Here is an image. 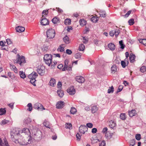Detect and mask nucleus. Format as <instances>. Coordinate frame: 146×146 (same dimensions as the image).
<instances>
[{"label": "nucleus", "instance_id": "28", "mask_svg": "<svg viewBox=\"0 0 146 146\" xmlns=\"http://www.w3.org/2000/svg\"><path fill=\"white\" fill-rule=\"evenodd\" d=\"M0 146H9L7 142L5 141L4 143H2V140L0 138Z\"/></svg>", "mask_w": 146, "mask_h": 146}, {"label": "nucleus", "instance_id": "43", "mask_svg": "<svg viewBox=\"0 0 146 146\" xmlns=\"http://www.w3.org/2000/svg\"><path fill=\"white\" fill-rule=\"evenodd\" d=\"M83 42L84 43H86L88 42V38L87 37L83 36L82 37Z\"/></svg>", "mask_w": 146, "mask_h": 146}, {"label": "nucleus", "instance_id": "3", "mask_svg": "<svg viewBox=\"0 0 146 146\" xmlns=\"http://www.w3.org/2000/svg\"><path fill=\"white\" fill-rule=\"evenodd\" d=\"M72 66V63L69 62L68 59H66L64 61V65L63 71H64L66 70H71Z\"/></svg>", "mask_w": 146, "mask_h": 146}, {"label": "nucleus", "instance_id": "46", "mask_svg": "<svg viewBox=\"0 0 146 146\" xmlns=\"http://www.w3.org/2000/svg\"><path fill=\"white\" fill-rule=\"evenodd\" d=\"M140 70L141 72H145L146 71V68L145 67L143 66H142L140 68Z\"/></svg>", "mask_w": 146, "mask_h": 146}, {"label": "nucleus", "instance_id": "59", "mask_svg": "<svg viewBox=\"0 0 146 146\" xmlns=\"http://www.w3.org/2000/svg\"><path fill=\"white\" fill-rule=\"evenodd\" d=\"M105 141H103L100 143L99 146H105Z\"/></svg>", "mask_w": 146, "mask_h": 146}, {"label": "nucleus", "instance_id": "36", "mask_svg": "<svg viewBox=\"0 0 146 146\" xmlns=\"http://www.w3.org/2000/svg\"><path fill=\"white\" fill-rule=\"evenodd\" d=\"M112 134L109 131L107 132L105 134V136L108 138H110L111 137Z\"/></svg>", "mask_w": 146, "mask_h": 146}, {"label": "nucleus", "instance_id": "62", "mask_svg": "<svg viewBox=\"0 0 146 146\" xmlns=\"http://www.w3.org/2000/svg\"><path fill=\"white\" fill-rule=\"evenodd\" d=\"M131 11H128L127 13H126V14H125V15H124V16L125 17H128L129 15L131 14Z\"/></svg>", "mask_w": 146, "mask_h": 146}, {"label": "nucleus", "instance_id": "49", "mask_svg": "<svg viewBox=\"0 0 146 146\" xmlns=\"http://www.w3.org/2000/svg\"><path fill=\"white\" fill-rule=\"evenodd\" d=\"M56 64L57 62H56L52 61V63H51L50 66H51V68H53L55 66H56Z\"/></svg>", "mask_w": 146, "mask_h": 146}, {"label": "nucleus", "instance_id": "37", "mask_svg": "<svg viewBox=\"0 0 146 146\" xmlns=\"http://www.w3.org/2000/svg\"><path fill=\"white\" fill-rule=\"evenodd\" d=\"M57 93L58 96L60 97H62L64 95L63 92L62 90H58Z\"/></svg>", "mask_w": 146, "mask_h": 146}, {"label": "nucleus", "instance_id": "12", "mask_svg": "<svg viewBox=\"0 0 146 146\" xmlns=\"http://www.w3.org/2000/svg\"><path fill=\"white\" fill-rule=\"evenodd\" d=\"M76 80L79 83H83L84 82V78L81 76H77L76 78Z\"/></svg>", "mask_w": 146, "mask_h": 146}, {"label": "nucleus", "instance_id": "6", "mask_svg": "<svg viewBox=\"0 0 146 146\" xmlns=\"http://www.w3.org/2000/svg\"><path fill=\"white\" fill-rule=\"evenodd\" d=\"M49 21L45 18H42L40 20V23L42 26H46L49 24Z\"/></svg>", "mask_w": 146, "mask_h": 146}, {"label": "nucleus", "instance_id": "21", "mask_svg": "<svg viewBox=\"0 0 146 146\" xmlns=\"http://www.w3.org/2000/svg\"><path fill=\"white\" fill-rule=\"evenodd\" d=\"M21 133H24L26 134L29 135L30 134V132L29 129L27 128H24L21 132Z\"/></svg>", "mask_w": 146, "mask_h": 146}, {"label": "nucleus", "instance_id": "52", "mask_svg": "<svg viewBox=\"0 0 146 146\" xmlns=\"http://www.w3.org/2000/svg\"><path fill=\"white\" fill-rule=\"evenodd\" d=\"M119 33V31L118 29H116L114 32V34L115 36L117 37Z\"/></svg>", "mask_w": 146, "mask_h": 146}, {"label": "nucleus", "instance_id": "33", "mask_svg": "<svg viewBox=\"0 0 146 146\" xmlns=\"http://www.w3.org/2000/svg\"><path fill=\"white\" fill-rule=\"evenodd\" d=\"M85 48V46L82 44H80L79 47V50L80 51H83Z\"/></svg>", "mask_w": 146, "mask_h": 146}, {"label": "nucleus", "instance_id": "42", "mask_svg": "<svg viewBox=\"0 0 146 146\" xmlns=\"http://www.w3.org/2000/svg\"><path fill=\"white\" fill-rule=\"evenodd\" d=\"M120 118L123 120H125L126 118L125 114L124 113H122L120 114Z\"/></svg>", "mask_w": 146, "mask_h": 146}, {"label": "nucleus", "instance_id": "24", "mask_svg": "<svg viewBox=\"0 0 146 146\" xmlns=\"http://www.w3.org/2000/svg\"><path fill=\"white\" fill-rule=\"evenodd\" d=\"M98 19V18L96 16H92V17L91 18V21L94 23H96L97 22Z\"/></svg>", "mask_w": 146, "mask_h": 146}, {"label": "nucleus", "instance_id": "53", "mask_svg": "<svg viewBox=\"0 0 146 146\" xmlns=\"http://www.w3.org/2000/svg\"><path fill=\"white\" fill-rule=\"evenodd\" d=\"M86 125L87 127L90 128H92L93 126V124L92 123H87Z\"/></svg>", "mask_w": 146, "mask_h": 146}, {"label": "nucleus", "instance_id": "47", "mask_svg": "<svg viewBox=\"0 0 146 146\" xmlns=\"http://www.w3.org/2000/svg\"><path fill=\"white\" fill-rule=\"evenodd\" d=\"M72 127V125L70 123H66V128L70 129Z\"/></svg>", "mask_w": 146, "mask_h": 146}, {"label": "nucleus", "instance_id": "19", "mask_svg": "<svg viewBox=\"0 0 146 146\" xmlns=\"http://www.w3.org/2000/svg\"><path fill=\"white\" fill-rule=\"evenodd\" d=\"M10 69L13 71L15 73H18L17 69L15 65L10 64Z\"/></svg>", "mask_w": 146, "mask_h": 146}, {"label": "nucleus", "instance_id": "44", "mask_svg": "<svg viewBox=\"0 0 146 146\" xmlns=\"http://www.w3.org/2000/svg\"><path fill=\"white\" fill-rule=\"evenodd\" d=\"M128 23L130 25H133L134 23V20L133 19H131L128 21Z\"/></svg>", "mask_w": 146, "mask_h": 146}, {"label": "nucleus", "instance_id": "48", "mask_svg": "<svg viewBox=\"0 0 146 146\" xmlns=\"http://www.w3.org/2000/svg\"><path fill=\"white\" fill-rule=\"evenodd\" d=\"M100 16L102 17H104L106 16V13L104 11H101L100 12Z\"/></svg>", "mask_w": 146, "mask_h": 146}, {"label": "nucleus", "instance_id": "15", "mask_svg": "<svg viewBox=\"0 0 146 146\" xmlns=\"http://www.w3.org/2000/svg\"><path fill=\"white\" fill-rule=\"evenodd\" d=\"M16 30L17 32L21 33L24 31L25 28L23 27L19 26L16 27Z\"/></svg>", "mask_w": 146, "mask_h": 146}, {"label": "nucleus", "instance_id": "18", "mask_svg": "<svg viewBox=\"0 0 146 146\" xmlns=\"http://www.w3.org/2000/svg\"><path fill=\"white\" fill-rule=\"evenodd\" d=\"M128 113L129 116L131 117H132L137 114L136 111L135 110H132L131 111H129Z\"/></svg>", "mask_w": 146, "mask_h": 146}, {"label": "nucleus", "instance_id": "35", "mask_svg": "<svg viewBox=\"0 0 146 146\" xmlns=\"http://www.w3.org/2000/svg\"><path fill=\"white\" fill-rule=\"evenodd\" d=\"M111 72L112 73H115L117 71V67L115 66H113L111 67Z\"/></svg>", "mask_w": 146, "mask_h": 146}, {"label": "nucleus", "instance_id": "50", "mask_svg": "<svg viewBox=\"0 0 146 146\" xmlns=\"http://www.w3.org/2000/svg\"><path fill=\"white\" fill-rule=\"evenodd\" d=\"M58 68L60 69H61L63 71V68H64L63 65L62 64H60L58 65L57 66Z\"/></svg>", "mask_w": 146, "mask_h": 146}, {"label": "nucleus", "instance_id": "56", "mask_svg": "<svg viewBox=\"0 0 146 146\" xmlns=\"http://www.w3.org/2000/svg\"><path fill=\"white\" fill-rule=\"evenodd\" d=\"M119 43L121 46V48L122 49H123L124 48V45L123 43V42L122 40H121L119 41Z\"/></svg>", "mask_w": 146, "mask_h": 146}, {"label": "nucleus", "instance_id": "30", "mask_svg": "<svg viewBox=\"0 0 146 146\" xmlns=\"http://www.w3.org/2000/svg\"><path fill=\"white\" fill-rule=\"evenodd\" d=\"M77 111L76 109L74 107H72L71 108L70 112L71 114H74L76 113Z\"/></svg>", "mask_w": 146, "mask_h": 146}, {"label": "nucleus", "instance_id": "29", "mask_svg": "<svg viewBox=\"0 0 146 146\" xmlns=\"http://www.w3.org/2000/svg\"><path fill=\"white\" fill-rule=\"evenodd\" d=\"M50 85L52 86H54L56 84V81L53 78H52L49 82Z\"/></svg>", "mask_w": 146, "mask_h": 146}, {"label": "nucleus", "instance_id": "25", "mask_svg": "<svg viewBox=\"0 0 146 146\" xmlns=\"http://www.w3.org/2000/svg\"><path fill=\"white\" fill-rule=\"evenodd\" d=\"M63 40L65 43L66 44H68L70 43V41L69 37L67 36L66 35L63 38Z\"/></svg>", "mask_w": 146, "mask_h": 146}, {"label": "nucleus", "instance_id": "58", "mask_svg": "<svg viewBox=\"0 0 146 146\" xmlns=\"http://www.w3.org/2000/svg\"><path fill=\"white\" fill-rule=\"evenodd\" d=\"M76 137L77 138V139L78 140H80L81 138L79 134L78 133H77L76 135Z\"/></svg>", "mask_w": 146, "mask_h": 146}, {"label": "nucleus", "instance_id": "31", "mask_svg": "<svg viewBox=\"0 0 146 146\" xmlns=\"http://www.w3.org/2000/svg\"><path fill=\"white\" fill-rule=\"evenodd\" d=\"M48 14V11L47 10H44L42 12V18H44Z\"/></svg>", "mask_w": 146, "mask_h": 146}, {"label": "nucleus", "instance_id": "64", "mask_svg": "<svg viewBox=\"0 0 146 146\" xmlns=\"http://www.w3.org/2000/svg\"><path fill=\"white\" fill-rule=\"evenodd\" d=\"M6 42L8 44H10L12 43V42L10 39H7L6 40Z\"/></svg>", "mask_w": 146, "mask_h": 146}, {"label": "nucleus", "instance_id": "40", "mask_svg": "<svg viewBox=\"0 0 146 146\" xmlns=\"http://www.w3.org/2000/svg\"><path fill=\"white\" fill-rule=\"evenodd\" d=\"M27 107L28 108V109H27L29 111H31L33 109V107L31 103H29L27 105Z\"/></svg>", "mask_w": 146, "mask_h": 146}, {"label": "nucleus", "instance_id": "39", "mask_svg": "<svg viewBox=\"0 0 146 146\" xmlns=\"http://www.w3.org/2000/svg\"><path fill=\"white\" fill-rule=\"evenodd\" d=\"M114 88L113 86L110 87L109 89L108 90V93H113L114 91Z\"/></svg>", "mask_w": 146, "mask_h": 146}, {"label": "nucleus", "instance_id": "22", "mask_svg": "<svg viewBox=\"0 0 146 146\" xmlns=\"http://www.w3.org/2000/svg\"><path fill=\"white\" fill-rule=\"evenodd\" d=\"M109 122V125L112 128H113L116 125L115 122V120H111Z\"/></svg>", "mask_w": 146, "mask_h": 146}, {"label": "nucleus", "instance_id": "9", "mask_svg": "<svg viewBox=\"0 0 146 146\" xmlns=\"http://www.w3.org/2000/svg\"><path fill=\"white\" fill-rule=\"evenodd\" d=\"M88 130L87 127L85 125H81L79 127L80 132L82 134H84Z\"/></svg>", "mask_w": 146, "mask_h": 146}, {"label": "nucleus", "instance_id": "54", "mask_svg": "<svg viewBox=\"0 0 146 146\" xmlns=\"http://www.w3.org/2000/svg\"><path fill=\"white\" fill-rule=\"evenodd\" d=\"M66 52L67 54L70 55L72 53V52L70 50L68 49L66 50Z\"/></svg>", "mask_w": 146, "mask_h": 146}, {"label": "nucleus", "instance_id": "20", "mask_svg": "<svg viewBox=\"0 0 146 146\" xmlns=\"http://www.w3.org/2000/svg\"><path fill=\"white\" fill-rule=\"evenodd\" d=\"M64 45L62 44L60 45L57 49V51L61 52H62L64 51Z\"/></svg>", "mask_w": 146, "mask_h": 146}, {"label": "nucleus", "instance_id": "2", "mask_svg": "<svg viewBox=\"0 0 146 146\" xmlns=\"http://www.w3.org/2000/svg\"><path fill=\"white\" fill-rule=\"evenodd\" d=\"M17 56V61L16 62L15 61V63L19 64L21 66H23L26 62L25 57L23 56H20L19 54Z\"/></svg>", "mask_w": 146, "mask_h": 146}, {"label": "nucleus", "instance_id": "41", "mask_svg": "<svg viewBox=\"0 0 146 146\" xmlns=\"http://www.w3.org/2000/svg\"><path fill=\"white\" fill-rule=\"evenodd\" d=\"M139 41L140 43L146 46V39H140L139 40Z\"/></svg>", "mask_w": 146, "mask_h": 146}, {"label": "nucleus", "instance_id": "60", "mask_svg": "<svg viewBox=\"0 0 146 146\" xmlns=\"http://www.w3.org/2000/svg\"><path fill=\"white\" fill-rule=\"evenodd\" d=\"M9 122V121L8 120H6L4 119L2 121V124L3 125Z\"/></svg>", "mask_w": 146, "mask_h": 146}, {"label": "nucleus", "instance_id": "1", "mask_svg": "<svg viewBox=\"0 0 146 146\" xmlns=\"http://www.w3.org/2000/svg\"><path fill=\"white\" fill-rule=\"evenodd\" d=\"M52 55L51 54H46L44 55L43 59L45 63L48 66H50L52 63Z\"/></svg>", "mask_w": 146, "mask_h": 146}, {"label": "nucleus", "instance_id": "7", "mask_svg": "<svg viewBox=\"0 0 146 146\" xmlns=\"http://www.w3.org/2000/svg\"><path fill=\"white\" fill-rule=\"evenodd\" d=\"M34 108L39 110H45L43 106L38 103H36L35 104Z\"/></svg>", "mask_w": 146, "mask_h": 146}, {"label": "nucleus", "instance_id": "38", "mask_svg": "<svg viewBox=\"0 0 146 146\" xmlns=\"http://www.w3.org/2000/svg\"><path fill=\"white\" fill-rule=\"evenodd\" d=\"M71 21L70 19H67L64 21V23L66 25H68L71 23Z\"/></svg>", "mask_w": 146, "mask_h": 146}, {"label": "nucleus", "instance_id": "55", "mask_svg": "<svg viewBox=\"0 0 146 146\" xmlns=\"http://www.w3.org/2000/svg\"><path fill=\"white\" fill-rule=\"evenodd\" d=\"M43 124L46 127L50 128L49 127L48 123L47 121H45L43 123Z\"/></svg>", "mask_w": 146, "mask_h": 146}, {"label": "nucleus", "instance_id": "11", "mask_svg": "<svg viewBox=\"0 0 146 146\" xmlns=\"http://www.w3.org/2000/svg\"><path fill=\"white\" fill-rule=\"evenodd\" d=\"M135 58L136 56L133 53L130 54L129 56V59L130 62L132 63L134 62L135 61Z\"/></svg>", "mask_w": 146, "mask_h": 146}, {"label": "nucleus", "instance_id": "34", "mask_svg": "<svg viewBox=\"0 0 146 146\" xmlns=\"http://www.w3.org/2000/svg\"><path fill=\"white\" fill-rule=\"evenodd\" d=\"M6 112V110L5 108L0 109V115H2L5 114Z\"/></svg>", "mask_w": 146, "mask_h": 146}, {"label": "nucleus", "instance_id": "5", "mask_svg": "<svg viewBox=\"0 0 146 146\" xmlns=\"http://www.w3.org/2000/svg\"><path fill=\"white\" fill-rule=\"evenodd\" d=\"M45 69V67L44 66L40 65L38 66L37 70L39 74L42 75L44 73Z\"/></svg>", "mask_w": 146, "mask_h": 146}, {"label": "nucleus", "instance_id": "57", "mask_svg": "<svg viewBox=\"0 0 146 146\" xmlns=\"http://www.w3.org/2000/svg\"><path fill=\"white\" fill-rule=\"evenodd\" d=\"M57 86L58 88H59V89L61 88L62 86V84L61 82H58L57 85Z\"/></svg>", "mask_w": 146, "mask_h": 146}, {"label": "nucleus", "instance_id": "26", "mask_svg": "<svg viewBox=\"0 0 146 146\" xmlns=\"http://www.w3.org/2000/svg\"><path fill=\"white\" fill-rule=\"evenodd\" d=\"M79 22L80 25L82 26L85 25L86 24V21L83 19H81L79 21Z\"/></svg>", "mask_w": 146, "mask_h": 146}, {"label": "nucleus", "instance_id": "10", "mask_svg": "<svg viewBox=\"0 0 146 146\" xmlns=\"http://www.w3.org/2000/svg\"><path fill=\"white\" fill-rule=\"evenodd\" d=\"M128 64V59H125L124 60H122L121 62V65L123 68H125L126 66H127Z\"/></svg>", "mask_w": 146, "mask_h": 146}, {"label": "nucleus", "instance_id": "63", "mask_svg": "<svg viewBox=\"0 0 146 146\" xmlns=\"http://www.w3.org/2000/svg\"><path fill=\"white\" fill-rule=\"evenodd\" d=\"M97 131V129L96 128H93L92 130V132L93 133H96Z\"/></svg>", "mask_w": 146, "mask_h": 146}, {"label": "nucleus", "instance_id": "61", "mask_svg": "<svg viewBox=\"0 0 146 146\" xmlns=\"http://www.w3.org/2000/svg\"><path fill=\"white\" fill-rule=\"evenodd\" d=\"M14 103H11L8 104V106L10 107L12 109L13 108Z\"/></svg>", "mask_w": 146, "mask_h": 146}, {"label": "nucleus", "instance_id": "4", "mask_svg": "<svg viewBox=\"0 0 146 146\" xmlns=\"http://www.w3.org/2000/svg\"><path fill=\"white\" fill-rule=\"evenodd\" d=\"M46 35L48 38H52L54 37L55 35V30L52 29H49L46 31Z\"/></svg>", "mask_w": 146, "mask_h": 146}, {"label": "nucleus", "instance_id": "17", "mask_svg": "<svg viewBox=\"0 0 146 146\" xmlns=\"http://www.w3.org/2000/svg\"><path fill=\"white\" fill-rule=\"evenodd\" d=\"M20 132V129L19 128H15L11 132L12 134H14L15 135H18Z\"/></svg>", "mask_w": 146, "mask_h": 146}, {"label": "nucleus", "instance_id": "27", "mask_svg": "<svg viewBox=\"0 0 146 146\" xmlns=\"http://www.w3.org/2000/svg\"><path fill=\"white\" fill-rule=\"evenodd\" d=\"M52 21L54 24H56L60 22L59 18L55 17L52 19Z\"/></svg>", "mask_w": 146, "mask_h": 146}, {"label": "nucleus", "instance_id": "45", "mask_svg": "<svg viewBox=\"0 0 146 146\" xmlns=\"http://www.w3.org/2000/svg\"><path fill=\"white\" fill-rule=\"evenodd\" d=\"M135 138L138 141L140 140L141 139V135L139 134H137L135 135Z\"/></svg>", "mask_w": 146, "mask_h": 146}, {"label": "nucleus", "instance_id": "13", "mask_svg": "<svg viewBox=\"0 0 146 146\" xmlns=\"http://www.w3.org/2000/svg\"><path fill=\"white\" fill-rule=\"evenodd\" d=\"M64 102L60 101L57 102L56 104V107L58 108H61L64 107Z\"/></svg>", "mask_w": 146, "mask_h": 146}, {"label": "nucleus", "instance_id": "51", "mask_svg": "<svg viewBox=\"0 0 146 146\" xmlns=\"http://www.w3.org/2000/svg\"><path fill=\"white\" fill-rule=\"evenodd\" d=\"M30 82L33 85L35 86V82L36 81L35 79H30Z\"/></svg>", "mask_w": 146, "mask_h": 146}, {"label": "nucleus", "instance_id": "23", "mask_svg": "<svg viewBox=\"0 0 146 146\" xmlns=\"http://www.w3.org/2000/svg\"><path fill=\"white\" fill-rule=\"evenodd\" d=\"M98 109V108L96 106H94L92 107L91 108L92 112L93 113H96Z\"/></svg>", "mask_w": 146, "mask_h": 146}, {"label": "nucleus", "instance_id": "32", "mask_svg": "<svg viewBox=\"0 0 146 146\" xmlns=\"http://www.w3.org/2000/svg\"><path fill=\"white\" fill-rule=\"evenodd\" d=\"M19 74L21 77L22 78H24L26 77L25 72L22 71L19 72Z\"/></svg>", "mask_w": 146, "mask_h": 146}, {"label": "nucleus", "instance_id": "14", "mask_svg": "<svg viewBox=\"0 0 146 146\" xmlns=\"http://www.w3.org/2000/svg\"><path fill=\"white\" fill-rule=\"evenodd\" d=\"M37 76V75L36 73L35 72H33L29 75L28 77L29 79H35Z\"/></svg>", "mask_w": 146, "mask_h": 146}, {"label": "nucleus", "instance_id": "16", "mask_svg": "<svg viewBox=\"0 0 146 146\" xmlns=\"http://www.w3.org/2000/svg\"><path fill=\"white\" fill-rule=\"evenodd\" d=\"M108 46L109 49L112 50H113L115 49V44L112 43H110L108 44Z\"/></svg>", "mask_w": 146, "mask_h": 146}, {"label": "nucleus", "instance_id": "8", "mask_svg": "<svg viewBox=\"0 0 146 146\" xmlns=\"http://www.w3.org/2000/svg\"><path fill=\"white\" fill-rule=\"evenodd\" d=\"M67 91V92L70 95H74L76 93L75 89L73 86L70 87L68 88Z\"/></svg>", "mask_w": 146, "mask_h": 146}]
</instances>
